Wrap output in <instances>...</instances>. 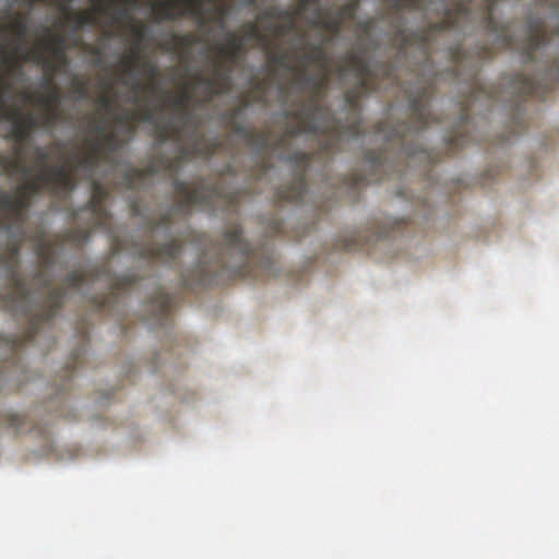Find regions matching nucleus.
Returning <instances> with one entry per match:
<instances>
[{
	"label": "nucleus",
	"instance_id": "f257e3e1",
	"mask_svg": "<svg viewBox=\"0 0 559 559\" xmlns=\"http://www.w3.org/2000/svg\"><path fill=\"white\" fill-rule=\"evenodd\" d=\"M305 52L297 57L298 71L294 83L300 93L308 94L306 100H298L293 108L284 110L283 116L290 119L283 133L275 139L270 131L249 129L239 121L242 110L250 104L243 99L238 107L226 110L225 123L234 133L245 139L248 145L257 150L262 157L260 178L270 169L266 155H275L293 166V181L275 191L277 204H299L307 193V176L312 164L318 162L326 169L332 155L341 148L346 139H357L364 132L357 109V99L361 93H370L374 87L378 72H373L364 51H348L335 66V73L343 76L354 73L359 84L346 94L352 109L347 123L336 121L323 97L332 71L322 44H304Z\"/></svg>",
	"mask_w": 559,
	"mask_h": 559
},
{
	"label": "nucleus",
	"instance_id": "f03ea898",
	"mask_svg": "<svg viewBox=\"0 0 559 559\" xmlns=\"http://www.w3.org/2000/svg\"><path fill=\"white\" fill-rule=\"evenodd\" d=\"M78 182L72 170L67 166L47 167L38 170L34 179L16 188L15 192L0 190V229L10 233L13 227H22L31 198L47 188L53 197L64 198L75 189ZM22 236L13 239L0 251V265L5 270L10 289L0 296V308L15 316L24 317L28 322L26 333L10 341L12 356L23 344L32 343L38 337L63 306L68 292L78 290L91 276V272L75 270L68 273L62 285L52 288L40 306L34 307L27 284L20 270Z\"/></svg>",
	"mask_w": 559,
	"mask_h": 559
},
{
	"label": "nucleus",
	"instance_id": "7ed1b4c3",
	"mask_svg": "<svg viewBox=\"0 0 559 559\" xmlns=\"http://www.w3.org/2000/svg\"><path fill=\"white\" fill-rule=\"evenodd\" d=\"M497 0H462L454 8L444 9L440 22L430 23L428 27L407 32L400 26L394 32V40L400 51L409 46H416L423 52L424 59L431 58V44L438 36L449 29L462 28L465 22L479 17L483 26L493 37L490 48L481 46L467 56L461 46L451 51L454 61L453 72L457 80H468L473 88H481L477 81L480 63L491 59L497 49H511L521 52L525 62L536 61L549 47L550 33L547 22L542 16L528 15L516 32L515 24H501L496 21Z\"/></svg>",
	"mask_w": 559,
	"mask_h": 559
},
{
	"label": "nucleus",
	"instance_id": "20e7f679",
	"mask_svg": "<svg viewBox=\"0 0 559 559\" xmlns=\"http://www.w3.org/2000/svg\"><path fill=\"white\" fill-rule=\"evenodd\" d=\"M435 93V81L419 80L415 88H406L405 94L411 109V122H401L389 129L388 122L377 126L378 133H385L386 143L393 150L390 158L388 148L383 152H368L365 156L366 173L343 177L337 192L342 190L356 191L360 186L379 182L384 177H404L419 164L427 167L441 158L437 153L415 144L418 133L424 131L437 118L430 110L431 96Z\"/></svg>",
	"mask_w": 559,
	"mask_h": 559
},
{
	"label": "nucleus",
	"instance_id": "39448f33",
	"mask_svg": "<svg viewBox=\"0 0 559 559\" xmlns=\"http://www.w3.org/2000/svg\"><path fill=\"white\" fill-rule=\"evenodd\" d=\"M90 132L95 136H86L83 140L85 150L83 153L72 154L70 163L79 174V178L91 182L92 195L85 210L78 213H88L90 226L76 227L49 239L44 229L39 228L29 236L34 242L35 253L45 269L52 267L56 262V249L70 242L75 247L82 246L91 239V231L95 228L111 229V214L105 202L108 191L103 183L95 179L96 169L100 163H112L115 154L126 145V139H121L116 130H108L104 118L90 117Z\"/></svg>",
	"mask_w": 559,
	"mask_h": 559
},
{
	"label": "nucleus",
	"instance_id": "423d86ee",
	"mask_svg": "<svg viewBox=\"0 0 559 559\" xmlns=\"http://www.w3.org/2000/svg\"><path fill=\"white\" fill-rule=\"evenodd\" d=\"M191 102L192 95L189 91V83H187L182 92L170 98L175 117L157 123L158 139L174 142L177 148L174 159L160 157L152 160L145 168H130L127 173L129 188H134L139 181H143L146 177L156 175L160 170L174 171L180 163L194 158V156L210 158L217 152L218 139L209 140L202 135L198 119L189 110Z\"/></svg>",
	"mask_w": 559,
	"mask_h": 559
},
{
	"label": "nucleus",
	"instance_id": "0eeeda50",
	"mask_svg": "<svg viewBox=\"0 0 559 559\" xmlns=\"http://www.w3.org/2000/svg\"><path fill=\"white\" fill-rule=\"evenodd\" d=\"M174 190L178 202L159 216L158 219L148 221L147 228L151 234L158 229L169 233L175 214H189L192 207L198 206L203 211L216 212L218 209L225 212H236L241 199L240 191H226L219 183L209 185L200 181L190 188L189 183L175 180Z\"/></svg>",
	"mask_w": 559,
	"mask_h": 559
},
{
	"label": "nucleus",
	"instance_id": "6e6552de",
	"mask_svg": "<svg viewBox=\"0 0 559 559\" xmlns=\"http://www.w3.org/2000/svg\"><path fill=\"white\" fill-rule=\"evenodd\" d=\"M216 50L218 59L213 63V74L203 75L198 73L194 75L195 83L204 88L202 99L198 100L200 105L209 104L215 96L226 94L229 91L233 69L241 53L246 52V41L236 32H230L227 44H219Z\"/></svg>",
	"mask_w": 559,
	"mask_h": 559
},
{
	"label": "nucleus",
	"instance_id": "1a4fd4ad",
	"mask_svg": "<svg viewBox=\"0 0 559 559\" xmlns=\"http://www.w3.org/2000/svg\"><path fill=\"white\" fill-rule=\"evenodd\" d=\"M24 61H33L44 67L49 74H55L68 66L64 36L46 28V38L39 48L27 50L21 57Z\"/></svg>",
	"mask_w": 559,
	"mask_h": 559
},
{
	"label": "nucleus",
	"instance_id": "9d476101",
	"mask_svg": "<svg viewBox=\"0 0 559 559\" xmlns=\"http://www.w3.org/2000/svg\"><path fill=\"white\" fill-rule=\"evenodd\" d=\"M10 88V83L4 81L3 79L0 80V114L1 118L5 120H11L12 127L9 131L7 138L12 139L15 141V156L9 157L10 159H19L20 160V167L16 169H10L11 171L21 170L22 174L26 177H29L34 174V166H24L22 162V155H23V147L27 141L31 140V134L27 130L26 124L23 122V119L21 117L22 115V108H15L13 110H10L5 108V100L3 96V90Z\"/></svg>",
	"mask_w": 559,
	"mask_h": 559
},
{
	"label": "nucleus",
	"instance_id": "9b49d317",
	"mask_svg": "<svg viewBox=\"0 0 559 559\" xmlns=\"http://www.w3.org/2000/svg\"><path fill=\"white\" fill-rule=\"evenodd\" d=\"M221 251L239 255L243 265L235 270L236 274H245L247 272L246 269L252 261L254 252L251 242L243 238L242 228L239 224H233L227 228L226 233H224Z\"/></svg>",
	"mask_w": 559,
	"mask_h": 559
},
{
	"label": "nucleus",
	"instance_id": "f8f14e48",
	"mask_svg": "<svg viewBox=\"0 0 559 559\" xmlns=\"http://www.w3.org/2000/svg\"><path fill=\"white\" fill-rule=\"evenodd\" d=\"M142 70L144 74L147 76L148 82L143 83L140 79H128L129 74H124L120 72V81L124 86H128L131 90V96L129 97V102L132 104H138L141 100V94H157L158 88V80L160 76V72L158 66L153 63L151 60H144L141 62ZM134 75V72L132 73Z\"/></svg>",
	"mask_w": 559,
	"mask_h": 559
},
{
	"label": "nucleus",
	"instance_id": "ddd939ff",
	"mask_svg": "<svg viewBox=\"0 0 559 559\" xmlns=\"http://www.w3.org/2000/svg\"><path fill=\"white\" fill-rule=\"evenodd\" d=\"M204 0H162L153 7V12L158 22L177 21L185 15L202 16V3Z\"/></svg>",
	"mask_w": 559,
	"mask_h": 559
},
{
	"label": "nucleus",
	"instance_id": "4468645a",
	"mask_svg": "<svg viewBox=\"0 0 559 559\" xmlns=\"http://www.w3.org/2000/svg\"><path fill=\"white\" fill-rule=\"evenodd\" d=\"M60 10L67 14L68 20L74 23L76 29L84 27V25L96 24L97 14L108 13L109 9L118 7L119 2L129 3L132 0H96L97 5L92 10H84L76 14H71V0H52Z\"/></svg>",
	"mask_w": 559,
	"mask_h": 559
},
{
	"label": "nucleus",
	"instance_id": "2eb2a0df",
	"mask_svg": "<svg viewBox=\"0 0 559 559\" xmlns=\"http://www.w3.org/2000/svg\"><path fill=\"white\" fill-rule=\"evenodd\" d=\"M182 245L180 240L173 239L158 246L155 241H146L138 247L136 253L150 264L157 261L163 264H174L181 254Z\"/></svg>",
	"mask_w": 559,
	"mask_h": 559
},
{
	"label": "nucleus",
	"instance_id": "dca6fc26",
	"mask_svg": "<svg viewBox=\"0 0 559 559\" xmlns=\"http://www.w3.org/2000/svg\"><path fill=\"white\" fill-rule=\"evenodd\" d=\"M44 85L49 88L48 93L37 97V103L43 105L46 109L43 117L44 128H51L61 117V111L59 110L61 92L59 86L53 85V74H47L44 79Z\"/></svg>",
	"mask_w": 559,
	"mask_h": 559
},
{
	"label": "nucleus",
	"instance_id": "f3484780",
	"mask_svg": "<svg viewBox=\"0 0 559 559\" xmlns=\"http://www.w3.org/2000/svg\"><path fill=\"white\" fill-rule=\"evenodd\" d=\"M130 31L135 39V45L130 52L120 60V72L124 74H133V72H135L140 62V45L145 39L146 28L144 24H132Z\"/></svg>",
	"mask_w": 559,
	"mask_h": 559
},
{
	"label": "nucleus",
	"instance_id": "a211bd4d",
	"mask_svg": "<svg viewBox=\"0 0 559 559\" xmlns=\"http://www.w3.org/2000/svg\"><path fill=\"white\" fill-rule=\"evenodd\" d=\"M265 19H287L285 26H275V33L278 36L287 35L296 29L295 13L293 9H280L277 7H269L258 15L257 21H265Z\"/></svg>",
	"mask_w": 559,
	"mask_h": 559
},
{
	"label": "nucleus",
	"instance_id": "6ab92c4d",
	"mask_svg": "<svg viewBox=\"0 0 559 559\" xmlns=\"http://www.w3.org/2000/svg\"><path fill=\"white\" fill-rule=\"evenodd\" d=\"M136 105H140V121L154 126L155 138L157 144H165L166 141L158 139L157 123L165 122L166 119H157L158 110H163L162 104H151L150 96L147 93L141 94V100Z\"/></svg>",
	"mask_w": 559,
	"mask_h": 559
},
{
	"label": "nucleus",
	"instance_id": "aec40b11",
	"mask_svg": "<svg viewBox=\"0 0 559 559\" xmlns=\"http://www.w3.org/2000/svg\"><path fill=\"white\" fill-rule=\"evenodd\" d=\"M175 305L176 298L174 295L165 293L163 289H158L151 298L153 319L163 323Z\"/></svg>",
	"mask_w": 559,
	"mask_h": 559
},
{
	"label": "nucleus",
	"instance_id": "412c9836",
	"mask_svg": "<svg viewBox=\"0 0 559 559\" xmlns=\"http://www.w3.org/2000/svg\"><path fill=\"white\" fill-rule=\"evenodd\" d=\"M139 280L140 277L136 276L135 273H128L127 275L117 278L111 286V292L108 295V297L96 300V306L99 309L108 308L109 302L119 298L121 293H127L128 290H131L135 283L139 282Z\"/></svg>",
	"mask_w": 559,
	"mask_h": 559
},
{
	"label": "nucleus",
	"instance_id": "4be33fe9",
	"mask_svg": "<svg viewBox=\"0 0 559 559\" xmlns=\"http://www.w3.org/2000/svg\"><path fill=\"white\" fill-rule=\"evenodd\" d=\"M471 121L469 117L466 112V110H463L461 115V122L457 127V130L452 135V138L449 139L447 143L448 153H454L457 151V148L465 146L471 141V135L468 132Z\"/></svg>",
	"mask_w": 559,
	"mask_h": 559
},
{
	"label": "nucleus",
	"instance_id": "5701e85b",
	"mask_svg": "<svg viewBox=\"0 0 559 559\" xmlns=\"http://www.w3.org/2000/svg\"><path fill=\"white\" fill-rule=\"evenodd\" d=\"M201 43V37L192 34V32H188L185 35H174L173 43L166 44L164 49L170 52H177L179 55H183L187 52L191 46Z\"/></svg>",
	"mask_w": 559,
	"mask_h": 559
},
{
	"label": "nucleus",
	"instance_id": "b1692460",
	"mask_svg": "<svg viewBox=\"0 0 559 559\" xmlns=\"http://www.w3.org/2000/svg\"><path fill=\"white\" fill-rule=\"evenodd\" d=\"M0 427H7L8 429H12L15 432H22L32 429L26 416L10 413L0 415Z\"/></svg>",
	"mask_w": 559,
	"mask_h": 559
},
{
	"label": "nucleus",
	"instance_id": "393cba45",
	"mask_svg": "<svg viewBox=\"0 0 559 559\" xmlns=\"http://www.w3.org/2000/svg\"><path fill=\"white\" fill-rule=\"evenodd\" d=\"M319 27L330 32L332 36H337L343 28V23L341 21V16L335 14H331L329 12L321 13L313 22Z\"/></svg>",
	"mask_w": 559,
	"mask_h": 559
},
{
	"label": "nucleus",
	"instance_id": "a878e982",
	"mask_svg": "<svg viewBox=\"0 0 559 559\" xmlns=\"http://www.w3.org/2000/svg\"><path fill=\"white\" fill-rule=\"evenodd\" d=\"M35 153V164L37 167H39V170H46L47 167H57V166H64L63 163H58V165H50V153L46 147L37 146L34 151ZM72 170V174L75 177V180L78 181L79 174L75 171L72 163L71 157L69 158L67 165Z\"/></svg>",
	"mask_w": 559,
	"mask_h": 559
},
{
	"label": "nucleus",
	"instance_id": "bb28decb",
	"mask_svg": "<svg viewBox=\"0 0 559 559\" xmlns=\"http://www.w3.org/2000/svg\"><path fill=\"white\" fill-rule=\"evenodd\" d=\"M431 0H391V7L401 13L403 10L421 11L427 13Z\"/></svg>",
	"mask_w": 559,
	"mask_h": 559
},
{
	"label": "nucleus",
	"instance_id": "cd10ccee",
	"mask_svg": "<svg viewBox=\"0 0 559 559\" xmlns=\"http://www.w3.org/2000/svg\"><path fill=\"white\" fill-rule=\"evenodd\" d=\"M115 122L120 126V130H116L121 139H126V145L134 136L136 132V127L133 123H130V119L128 116V109L121 111L120 115L115 116Z\"/></svg>",
	"mask_w": 559,
	"mask_h": 559
},
{
	"label": "nucleus",
	"instance_id": "c85d7f7f",
	"mask_svg": "<svg viewBox=\"0 0 559 559\" xmlns=\"http://www.w3.org/2000/svg\"><path fill=\"white\" fill-rule=\"evenodd\" d=\"M246 43V50L248 49V44L251 43V40H257L258 43H264L266 40V37L262 35L260 28H259V22H247L243 25V35L240 36Z\"/></svg>",
	"mask_w": 559,
	"mask_h": 559
},
{
	"label": "nucleus",
	"instance_id": "c756f323",
	"mask_svg": "<svg viewBox=\"0 0 559 559\" xmlns=\"http://www.w3.org/2000/svg\"><path fill=\"white\" fill-rule=\"evenodd\" d=\"M294 58L293 51L289 50H282L274 55V57L271 58L272 61H274L275 64L286 68L288 71L294 72L295 74L298 71V64L295 66L292 62V59Z\"/></svg>",
	"mask_w": 559,
	"mask_h": 559
},
{
	"label": "nucleus",
	"instance_id": "7c9ffc66",
	"mask_svg": "<svg viewBox=\"0 0 559 559\" xmlns=\"http://www.w3.org/2000/svg\"><path fill=\"white\" fill-rule=\"evenodd\" d=\"M71 90L78 98H86L88 96V80L79 79L74 75L71 80Z\"/></svg>",
	"mask_w": 559,
	"mask_h": 559
},
{
	"label": "nucleus",
	"instance_id": "2f4dec72",
	"mask_svg": "<svg viewBox=\"0 0 559 559\" xmlns=\"http://www.w3.org/2000/svg\"><path fill=\"white\" fill-rule=\"evenodd\" d=\"M358 0H350L345 2L336 12L338 16H341V21L344 24V21H348V19H354L357 13Z\"/></svg>",
	"mask_w": 559,
	"mask_h": 559
},
{
	"label": "nucleus",
	"instance_id": "473e14b6",
	"mask_svg": "<svg viewBox=\"0 0 559 559\" xmlns=\"http://www.w3.org/2000/svg\"><path fill=\"white\" fill-rule=\"evenodd\" d=\"M9 29L13 32V34L23 39L27 35V23L24 20L22 14H17L13 23L9 24Z\"/></svg>",
	"mask_w": 559,
	"mask_h": 559
},
{
	"label": "nucleus",
	"instance_id": "72a5a7b5",
	"mask_svg": "<svg viewBox=\"0 0 559 559\" xmlns=\"http://www.w3.org/2000/svg\"><path fill=\"white\" fill-rule=\"evenodd\" d=\"M21 117L23 119V122L26 124V130L29 132V135L32 136L36 128L44 127L43 126V119H37L36 116L33 114H25L24 110L21 108Z\"/></svg>",
	"mask_w": 559,
	"mask_h": 559
},
{
	"label": "nucleus",
	"instance_id": "f704fd0d",
	"mask_svg": "<svg viewBox=\"0 0 559 559\" xmlns=\"http://www.w3.org/2000/svg\"><path fill=\"white\" fill-rule=\"evenodd\" d=\"M0 167L5 170L16 169L20 167V160L10 159L9 155H0Z\"/></svg>",
	"mask_w": 559,
	"mask_h": 559
},
{
	"label": "nucleus",
	"instance_id": "c9c22d12",
	"mask_svg": "<svg viewBox=\"0 0 559 559\" xmlns=\"http://www.w3.org/2000/svg\"><path fill=\"white\" fill-rule=\"evenodd\" d=\"M319 0H299L298 7L293 10L295 13V17L305 13L308 7L318 5Z\"/></svg>",
	"mask_w": 559,
	"mask_h": 559
},
{
	"label": "nucleus",
	"instance_id": "e433bc0d",
	"mask_svg": "<svg viewBox=\"0 0 559 559\" xmlns=\"http://www.w3.org/2000/svg\"><path fill=\"white\" fill-rule=\"evenodd\" d=\"M360 247L359 241L357 239V235L353 234L348 238L343 241V249L345 250H356Z\"/></svg>",
	"mask_w": 559,
	"mask_h": 559
},
{
	"label": "nucleus",
	"instance_id": "4c0bfd02",
	"mask_svg": "<svg viewBox=\"0 0 559 559\" xmlns=\"http://www.w3.org/2000/svg\"><path fill=\"white\" fill-rule=\"evenodd\" d=\"M373 25H374V17H369L366 21L358 22L356 24V27L358 31H360L362 33H369L372 29Z\"/></svg>",
	"mask_w": 559,
	"mask_h": 559
},
{
	"label": "nucleus",
	"instance_id": "58836bf2",
	"mask_svg": "<svg viewBox=\"0 0 559 559\" xmlns=\"http://www.w3.org/2000/svg\"><path fill=\"white\" fill-rule=\"evenodd\" d=\"M380 71L383 75H385V78L388 80H395V74H394V70L392 68V66L388 64V63H383L380 66Z\"/></svg>",
	"mask_w": 559,
	"mask_h": 559
},
{
	"label": "nucleus",
	"instance_id": "ea45409f",
	"mask_svg": "<svg viewBox=\"0 0 559 559\" xmlns=\"http://www.w3.org/2000/svg\"><path fill=\"white\" fill-rule=\"evenodd\" d=\"M127 111L130 123H133L136 127V123L140 122V107L134 109H127Z\"/></svg>",
	"mask_w": 559,
	"mask_h": 559
},
{
	"label": "nucleus",
	"instance_id": "a19ab883",
	"mask_svg": "<svg viewBox=\"0 0 559 559\" xmlns=\"http://www.w3.org/2000/svg\"><path fill=\"white\" fill-rule=\"evenodd\" d=\"M36 278L40 281L44 287H49L51 285V278L45 275L44 271L41 270L37 271Z\"/></svg>",
	"mask_w": 559,
	"mask_h": 559
},
{
	"label": "nucleus",
	"instance_id": "79ce46f5",
	"mask_svg": "<svg viewBox=\"0 0 559 559\" xmlns=\"http://www.w3.org/2000/svg\"><path fill=\"white\" fill-rule=\"evenodd\" d=\"M98 102L104 108H110L115 103V99L109 95H100Z\"/></svg>",
	"mask_w": 559,
	"mask_h": 559
},
{
	"label": "nucleus",
	"instance_id": "37998d69",
	"mask_svg": "<svg viewBox=\"0 0 559 559\" xmlns=\"http://www.w3.org/2000/svg\"><path fill=\"white\" fill-rule=\"evenodd\" d=\"M271 233L272 234L283 233V223H281V221H278V219H275L271 226Z\"/></svg>",
	"mask_w": 559,
	"mask_h": 559
},
{
	"label": "nucleus",
	"instance_id": "c03bdc74",
	"mask_svg": "<svg viewBox=\"0 0 559 559\" xmlns=\"http://www.w3.org/2000/svg\"><path fill=\"white\" fill-rule=\"evenodd\" d=\"M129 12L127 8H119L115 14V20L120 21L121 17H128Z\"/></svg>",
	"mask_w": 559,
	"mask_h": 559
},
{
	"label": "nucleus",
	"instance_id": "a18cd8bd",
	"mask_svg": "<svg viewBox=\"0 0 559 559\" xmlns=\"http://www.w3.org/2000/svg\"><path fill=\"white\" fill-rule=\"evenodd\" d=\"M0 50H1V52H2V61H3L5 64H9V62L11 61V58H10L9 56H7L4 46H1V47H0Z\"/></svg>",
	"mask_w": 559,
	"mask_h": 559
},
{
	"label": "nucleus",
	"instance_id": "49530a36",
	"mask_svg": "<svg viewBox=\"0 0 559 559\" xmlns=\"http://www.w3.org/2000/svg\"><path fill=\"white\" fill-rule=\"evenodd\" d=\"M22 97H23V99H24L25 102H28V103L34 102V96H33V94H31V93H28V92H24V93H22Z\"/></svg>",
	"mask_w": 559,
	"mask_h": 559
},
{
	"label": "nucleus",
	"instance_id": "de8ad7c7",
	"mask_svg": "<svg viewBox=\"0 0 559 559\" xmlns=\"http://www.w3.org/2000/svg\"><path fill=\"white\" fill-rule=\"evenodd\" d=\"M100 272H105V273L108 272V266H106V264H105L100 270H95L94 276L98 277Z\"/></svg>",
	"mask_w": 559,
	"mask_h": 559
},
{
	"label": "nucleus",
	"instance_id": "09e8293b",
	"mask_svg": "<svg viewBox=\"0 0 559 559\" xmlns=\"http://www.w3.org/2000/svg\"><path fill=\"white\" fill-rule=\"evenodd\" d=\"M401 227V221L394 219L391 225V229L400 228Z\"/></svg>",
	"mask_w": 559,
	"mask_h": 559
},
{
	"label": "nucleus",
	"instance_id": "8fccbe9b",
	"mask_svg": "<svg viewBox=\"0 0 559 559\" xmlns=\"http://www.w3.org/2000/svg\"><path fill=\"white\" fill-rule=\"evenodd\" d=\"M488 95H489L491 98H499V96H498V94H497L496 90H492V88L488 91Z\"/></svg>",
	"mask_w": 559,
	"mask_h": 559
},
{
	"label": "nucleus",
	"instance_id": "3c124183",
	"mask_svg": "<svg viewBox=\"0 0 559 559\" xmlns=\"http://www.w3.org/2000/svg\"><path fill=\"white\" fill-rule=\"evenodd\" d=\"M245 3L247 7H254L257 3V0H246Z\"/></svg>",
	"mask_w": 559,
	"mask_h": 559
},
{
	"label": "nucleus",
	"instance_id": "603ef678",
	"mask_svg": "<svg viewBox=\"0 0 559 559\" xmlns=\"http://www.w3.org/2000/svg\"><path fill=\"white\" fill-rule=\"evenodd\" d=\"M55 145L58 150H63L66 146L63 141H58Z\"/></svg>",
	"mask_w": 559,
	"mask_h": 559
},
{
	"label": "nucleus",
	"instance_id": "864d4df0",
	"mask_svg": "<svg viewBox=\"0 0 559 559\" xmlns=\"http://www.w3.org/2000/svg\"><path fill=\"white\" fill-rule=\"evenodd\" d=\"M20 51H21V45H16V46L14 47V53L16 55V53H19Z\"/></svg>",
	"mask_w": 559,
	"mask_h": 559
},
{
	"label": "nucleus",
	"instance_id": "5fc2aeb1",
	"mask_svg": "<svg viewBox=\"0 0 559 559\" xmlns=\"http://www.w3.org/2000/svg\"><path fill=\"white\" fill-rule=\"evenodd\" d=\"M218 12H219L221 15H224L226 13V9L225 8H219Z\"/></svg>",
	"mask_w": 559,
	"mask_h": 559
},
{
	"label": "nucleus",
	"instance_id": "6e6d98bb",
	"mask_svg": "<svg viewBox=\"0 0 559 559\" xmlns=\"http://www.w3.org/2000/svg\"><path fill=\"white\" fill-rule=\"evenodd\" d=\"M397 195H399V197H404V195H406V191H404V190H400V191L397 192Z\"/></svg>",
	"mask_w": 559,
	"mask_h": 559
},
{
	"label": "nucleus",
	"instance_id": "4d7b16f0",
	"mask_svg": "<svg viewBox=\"0 0 559 559\" xmlns=\"http://www.w3.org/2000/svg\"><path fill=\"white\" fill-rule=\"evenodd\" d=\"M288 23V20H282L281 23H278L277 25H286Z\"/></svg>",
	"mask_w": 559,
	"mask_h": 559
},
{
	"label": "nucleus",
	"instance_id": "13d9d810",
	"mask_svg": "<svg viewBox=\"0 0 559 559\" xmlns=\"http://www.w3.org/2000/svg\"><path fill=\"white\" fill-rule=\"evenodd\" d=\"M386 233H388V229H380V231H379L380 235H386Z\"/></svg>",
	"mask_w": 559,
	"mask_h": 559
},
{
	"label": "nucleus",
	"instance_id": "bf43d9fd",
	"mask_svg": "<svg viewBox=\"0 0 559 559\" xmlns=\"http://www.w3.org/2000/svg\"><path fill=\"white\" fill-rule=\"evenodd\" d=\"M111 87H112L111 83L110 82H106V88L110 90Z\"/></svg>",
	"mask_w": 559,
	"mask_h": 559
},
{
	"label": "nucleus",
	"instance_id": "052dcab7",
	"mask_svg": "<svg viewBox=\"0 0 559 559\" xmlns=\"http://www.w3.org/2000/svg\"><path fill=\"white\" fill-rule=\"evenodd\" d=\"M79 356H80V353H76V356H75V358H74V366H73V368L75 367L76 359H78V357H79Z\"/></svg>",
	"mask_w": 559,
	"mask_h": 559
}]
</instances>
